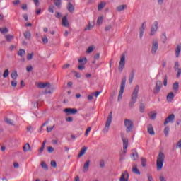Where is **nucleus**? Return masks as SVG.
Masks as SVG:
<instances>
[{"label": "nucleus", "mask_w": 181, "mask_h": 181, "mask_svg": "<svg viewBox=\"0 0 181 181\" xmlns=\"http://www.w3.org/2000/svg\"><path fill=\"white\" fill-rule=\"evenodd\" d=\"M147 131L150 135H155V131L153 130V127L151 124H149L147 127Z\"/></svg>", "instance_id": "nucleus-23"}, {"label": "nucleus", "mask_w": 181, "mask_h": 181, "mask_svg": "<svg viewBox=\"0 0 181 181\" xmlns=\"http://www.w3.org/2000/svg\"><path fill=\"white\" fill-rule=\"evenodd\" d=\"M90 131H91V127H88L86 132H85V136H88V133L90 132Z\"/></svg>", "instance_id": "nucleus-56"}, {"label": "nucleus", "mask_w": 181, "mask_h": 181, "mask_svg": "<svg viewBox=\"0 0 181 181\" xmlns=\"http://www.w3.org/2000/svg\"><path fill=\"white\" fill-rule=\"evenodd\" d=\"M127 4H123V5L118 6L116 8V10L117 11V12H121L122 11L127 9Z\"/></svg>", "instance_id": "nucleus-24"}, {"label": "nucleus", "mask_w": 181, "mask_h": 181, "mask_svg": "<svg viewBox=\"0 0 181 181\" xmlns=\"http://www.w3.org/2000/svg\"><path fill=\"white\" fill-rule=\"evenodd\" d=\"M131 159L133 160H136L138 159V152L134 151L132 153Z\"/></svg>", "instance_id": "nucleus-28"}, {"label": "nucleus", "mask_w": 181, "mask_h": 181, "mask_svg": "<svg viewBox=\"0 0 181 181\" xmlns=\"http://www.w3.org/2000/svg\"><path fill=\"white\" fill-rule=\"evenodd\" d=\"M124 127L126 128V132H132V129H134V122H132L131 119H124Z\"/></svg>", "instance_id": "nucleus-4"}, {"label": "nucleus", "mask_w": 181, "mask_h": 181, "mask_svg": "<svg viewBox=\"0 0 181 181\" xmlns=\"http://www.w3.org/2000/svg\"><path fill=\"white\" fill-rule=\"evenodd\" d=\"M173 91L177 92V90H179V83L175 82L173 83Z\"/></svg>", "instance_id": "nucleus-31"}, {"label": "nucleus", "mask_w": 181, "mask_h": 181, "mask_svg": "<svg viewBox=\"0 0 181 181\" xmlns=\"http://www.w3.org/2000/svg\"><path fill=\"white\" fill-rule=\"evenodd\" d=\"M175 120V115L171 114L165 120L164 125H166L167 124H169L170 122H173Z\"/></svg>", "instance_id": "nucleus-15"}, {"label": "nucleus", "mask_w": 181, "mask_h": 181, "mask_svg": "<svg viewBox=\"0 0 181 181\" xmlns=\"http://www.w3.org/2000/svg\"><path fill=\"white\" fill-rule=\"evenodd\" d=\"M101 94V91H96L95 93H93V95L95 96L96 98L98 97Z\"/></svg>", "instance_id": "nucleus-58"}, {"label": "nucleus", "mask_w": 181, "mask_h": 181, "mask_svg": "<svg viewBox=\"0 0 181 181\" xmlns=\"http://www.w3.org/2000/svg\"><path fill=\"white\" fill-rule=\"evenodd\" d=\"M93 28H94V26L89 23L88 26L85 28V30H90V29H93Z\"/></svg>", "instance_id": "nucleus-48"}, {"label": "nucleus", "mask_w": 181, "mask_h": 181, "mask_svg": "<svg viewBox=\"0 0 181 181\" xmlns=\"http://www.w3.org/2000/svg\"><path fill=\"white\" fill-rule=\"evenodd\" d=\"M21 4V1L19 0H15L13 1V5H19Z\"/></svg>", "instance_id": "nucleus-61"}, {"label": "nucleus", "mask_w": 181, "mask_h": 181, "mask_svg": "<svg viewBox=\"0 0 181 181\" xmlns=\"http://www.w3.org/2000/svg\"><path fill=\"white\" fill-rule=\"evenodd\" d=\"M11 86L13 87H16V86H18V81H16V80H13V81H11Z\"/></svg>", "instance_id": "nucleus-54"}, {"label": "nucleus", "mask_w": 181, "mask_h": 181, "mask_svg": "<svg viewBox=\"0 0 181 181\" xmlns=\"http://www.w3.org/2000/svg\"><path fill=\"white\" fill-rule=\"evenodd\" d=\"M62 26H64L65 28H69V26H70L69 20H67V16H65L62 18Z\"/></svg>", "instance_id": "nucleus-16"}, {"label": "nucleus", "mask_w": 181, "mask_h": 181, "mask_svg": "<svg viewBox=\"0 0 181 181\" xmlns=\"http://www.w3.org/2000/svg\"><path fill=\"white\" fill-rule=\"evenodd\" d=\"M169 131H170V129H169V127H166L164 129V134L165 136H168V135H169Z\"/></svg>", "instance_id": "nucleus-44"}, {"label": "nucleus", "mask_w": 181, "mask_h": 181, "mask_svg": "<svg viewBox=\"0 0 181 181\" xmlns=\"http://www.w3.org/2000/svg\"><path fill=\"white\" fill-rule=\"evenodd\" d=\"M163 163H165V153L160 151L157 156V170H162Z\"/></svg>", "instance_id": "nucleus-1"}, {"label": "nucleus", "mask_w": 181, "mask_h": 181, "mask_svg": "<svg viewBox=\"0 0 181 181\" xmlns=\"http://www.w3.org/2000/svg\"><path fill=\"white\" fill-rule=\"evenodd\" d=\"M93 98H94V95L93 93H91L88 96V100H89L90 101H91V100H93Z\"/></svg>", "instance_id": "nucleus-59"}, {"label": "nucleus", "mask_w": 181, "mask_h": 181, "mask_svg": "<svg viewBox=\"0 0 181 181\" xmlns=\"http://www.w3.org/2000/svg\"><path fill=\"white\" fill-rule=\"evenodd\" d=\"M90 168V160H87L83 165V172L84 173L88 172V169Z\"/></svg>", "instance_id": "nucleus-17"}, {"label": "nucleus", "mask_w": 181, "mask_h": 181, "mask_svg": "<svg viewBox=\"0 0 181 181\" xmlns=\"http://www.w3.org/2000/svg\"><path fill=\"white\" fill-rule=\"evenodd\" d=\"M160 181H166V179H165V177L160 175L159 177Z\"/></svg>", "instance_id": "nucleus-63"}, {"label": "nucleus", "mask_w": 181, "mask_h": 181, "mask_svg": "<svg viewBox=\"0 0 181 181\" xmlns=\"http://www.w3.org/2000/svg\"><path fill=\"white\" fill-rule=\"evenodd\" d=\"M41 166L45 170H49V168H47V164H46V163H45L44 161L41 162Z\"/></svg>", "instance_id": "nucleus-37"}, {"label": "nucleus", "mask_w": 181, "mask_h": 181, "mask_svg": "<svg viewBox=\"0 0 181 181\" xmlns=\"http://www.w3.org/2000/svg\"><path fill=\"white\" fill-rule=\"evenodd\" d=\"M64 112H65L67 115H76V113L77 112V109L75 108H65L64 110Z\"/></svg>", "instance_id": "nucleus-13"}, {"label": "nucleus", "mask_w": 181, "mask_h": 181, "mask_svg": "<svg viewBox=\"0 0 181 181\" xmlns=\"http://www.w3.org/2000/svg\"><path fill=\"white\" fill-rule=\"evenodd\" d=\"M177 148H181V139L177 143Z\"/></svg>", "instance_id": "nucleus-64"}, {"label": "nucleus", "mask_w": 181, "mask_h": 181, "mask_svg": "<svg viewBox=\"0 0 181 181\" xmlns=\"http://www.w3.org/2000/svg\"><path fill=\"white\" fill-rule=\"evenodd\" d=\"M67 10L69 11V12H74V6H73L72 4H71V3H69L68 4H67Z\"/></svg>", "instance_id": "nucleus-25"}, {"label": "nucleus", "mask_w": 181, "mask_h": 181, "mask_svg": "<svg viewBox=\"0 0 181 181\" xmlns=\"http://www.w3.org/2000/svg\"><path fill=\"white\" fill-rule=\"evenodd\" d=\"M126 83H127V78H123L122 79V82L120 85V90L119 92L117 101H121V100L122 99V94H124V91L125 90Z\"/></svg>", "instance_id": "nucleus-3"}, {"label": "nucleus", "mask_w": 181, "mask_h": 181, "mask_svg": "<svg viewBox=\"0 0 181 181\" xmlns=\"http://www.w3.org/2000/svg\"><path fill=\"white\" fill-rule=\"evenodd\" d=\"M103 21H104V16H99L96 22L97 25H102Z\"/></svg>", "instance_id": "nucleus-29"}, {"label": "nucleus", "mask_w": 181, "mask_h": 181, "mask_svg": "<svg viewBox=\"0 0 181 181\" xmlns=\"http://www.w3.org/2000/svg\"><path fill=\"white\" fill-rule=\"evenodd\" d=\"M31 36H32V35L30 34V31H25L24 33V37H25L28 40H29V39H30Z\"/></svg>", "instance_id": "nucleus-34"}, {"label": "nucleus", "mask_w": 181, "mask_h": 181, "mask_svg": "<svg viewBox=\"0 0 181 181\" xmlns=\"http://www.w3.org/2000/svg\"><path fill=\"white\" fill-rule=\"evenodd\" d=\"M88 148L86 146H83L81 149L80 153L78 155V158H81V156H83V155H86V152H87Z\"/></svg>", "instance_id": "nucleus-19"}, {"label": "nucleus", "mask_w": 181, "mask_h": 181, "mask_svg": "<svg viewBox=\"0 0 181 181\" xmlns=\"http://www.w3.org/2000/svg\"><path fill=\"white\" fill-rule=\"evenodd\" d=\"M51 166L52 168H56L57 166V163H56V161L54 160L51 161Z\"/></svg>", "instance_id": "nucleus-55"}, {"label": "nucleus", "mask_w": 181, "mask_h": 181, "mask_svg": "<svg viewBox=\"0 0 181 181\" xmlns=\"http://www.w3.org/2000/svg\"><path fill=\"white\" fill-rule=\"evenodd\" d=\"M0 32L3 34H5V33H8V28H0Z\"/></svg>", "instance_id": "nucleus-47"}, {"label": "nucleus", "mask_w": 181, "mask_h": 181, "mask_svg": "<svg viewBox=\"0 0 181 181\" xmlns=\"http://www.w3.org/2000/svg\"><path fill=\"white\" fill-rule=\"evenodd\" d=\"M33 53H30L27 54V60H32L33 59Z\"/></svg>", "instance_id": "nucleus-46"}, {"label": "nucleus", "mask_w": 181, "mask_h": 181, "mask_svg": "<svg viewBox=\"0 0 181 181\" xmlns=\"http://www.w3.org/2000/svg\"><path fill=\"white\" fill-rule=\"evenodd\" d=\"M42 43H44V45H47V43H49V38H47V36H44L42 38Z\"/></svg>", "instance_id": "nucleus-41"}, {"label": "nucleus", "mask_w": 181, "mask_h": 181, "mask_svg": "<svg viewBox=\"0 0 181 181\" xmlns=\"http://www.w3.org/2000/svg\"><path fill=\"white\" fill-rule=\"evenodd\" d=\"M6 40H7V42H11L12 40V39H13V35H6L5 36Z\"/></svg>", "instance_id": "nucleus-39"}, {"label": "nucleus", "mask_w": 181, "mask_h": 181, "mask_svg": "<svg viewBox=\"0 0 181 181\" xmlns=\"http://www.w3.org/2000/svg\"><path fill=\"white\" fill-rule=\"evenodd\" d=\"M138 93H139V86H136L132 94V101H136L138 100Z\"/></svg>", "instance_id": "nucleus-8"}, {"label": "nucleus", "mask_w": 181, "mask_h": 181, "mask_svg": "<svg viewBox=\"0 0 181 181\" xmlns=\"http://www.w3.org/2000/svg\"><path fill=\"white\" fill-rule=\"evenodd\" d=\"M161 40L163 43H166V40H168V37H166V33H163L161 36Z\"/></svg>", "instance_id": "nucleus-35"}, {"label": "nucleus", "mask_w": 181, "mask_h": 181, "mask_svg": "<svg viewBox=\"0 0 181 181\" xmlns=\"http://www.w3.org/2000/svg\"><path fill=\"white\" fill-rule=\"evenodd\" d=\"M119 181H129V173L128 171H122L120 175Z\"/></svg>", "instance_id": "nucleus-7"}, {"label": "nucleus", "mask_w": 181, "mask_h": 181, "mask_svg": "<svg viewBox=\"0 0 181 181\" xmlns=\"http://www.w3.org/2000/svg\"><path fill=\"white\" fill-rule=\"evenodd\" d=\"M17 54L18 56H20V57H23V56H25V54H26V51H25V49H21L18 50Z\"/></svg>", "instance_id": "nucleus-26"}, {"label": "nucleus", "mask_w": 181, "mask_h": 181, "mask_svg": "<svg viewBox=\"0 0 181 181\" xmlns=\"http://www.w3.org/2000/svg\"><path fill=\"white\" fill-rule=\"evenodd\" d=\"M26 70H27L28 73H30V71H32V70H33V66H32L31 65H29L26 67Z\"/></svg>", "instance_id": "nucleus-49"}, {"label": "nucleus", "mask_w": 181, "mask_h": 181, "mask_svg": "<svg viewBox=\"0 0 181 181\" xmlns=\"http://www.w3.org/2000/svg\"><path fill=\"white\" fill-rule=\"evenodd\" d=\"M158 49H159V42H158V40H153L152 42V47H151V54H156V52H158Z\"/></svg>", "instance_id": "nucleus-5"}, {"label": "nucleus", "mask_w": 181, "mask_h": 181, "mask_svg": "<svg viewBox=\"0 0 181 181\" xmlns=\"http://www.w3.org/2000/svg\"><path fill=\"white\" fill-rule=\"evenodd\" d=\"M29 151H30V144H29V143H27L23 146V151L29 152Z\"/></svg>", "instance_id": "nucleus-27"}, {"label": "nucleus", "mask_w": 181, "mask_h": 181, "mask_svg": "<svg viewBox=\"0 0 181 181\" xmlns=\"http://www.w3.org/2000/svg\"><path fill=\"white\" fill-rule=\"evenodd\" d=\"M111 122H112V112H110L107 116V119L103 129L104 134H107L108 131H110V126L111 125Z\"/></svg>", "instance_id": "nucleus-2"}, {"label": "nucleus", "mask_w": 181, "mask_h": 181, "mask_svg": "<svg viewBox=\"0 0 181 181\" xmlns=\"http://www.w3.org/2000/svg\"><path fill=\"white\" fill-rule=\"evenodd\" d=\"M180 74H181V69H177V77L179 78L180 77Z\"/></svg>", "instance_id": "nucleus-62"}, {"label": "nucleus", "mask_w": 181, "mask_h": 181, "mask_svg": "<svg viewBox=\"0 0 181 181\" xmlns=\"http://www.w3.org/2000/svg\"><path fill=\"white\" fill-rule=\"evenodd\" d=\"M5 122H6V124H8V125H12L13 124V120L6 117L5 119Z\"/></svg>", "instance_id": "nucleus-42"}, {"label": "nucleus", "mask_w": 181, "mask_h": 181, "mask_svg": "<svg viewBox=\"0 0 181 181\" xmlns=\"http://www.w3.org/2000/svg\"><path fill=\"white\" fill-rule=\"evenodd\" d=\"M122 140L123 142V150L124 153H127V149H128V139H126L124 136H122Z\"/></svg>", "instance_id": "nucleus-14"}, {"label": "nucleus", "mask_w": 181, "mask_h": 181, "mask_svg": "<svg viewBox=\"0 0 181 181\" xmlns=\"http://www.w3.org/2000/svg\"><path fill=\"white\" fill-rule=\"evenodd\" d=\"M125 66V55L124 54H122L120 57V61L119 64V71H122L124 70V67Z\"/></svg>", "instance_id": "nucleus-9"}, {"label": "nucleus", "mask_w": 181, "mask_h": 181, "mask_svg": "<svg viewBox=\"0 0 181 181\" xmlns=\"http://www.w3.org/2000/svg\"><path fill=\"white\" fill-rule=\"evenodd\" d=\"M94 49H95V47H94L93 45L90 46L87 49L86 53H88V54H90V53H93V52H94Z\"/></svg>", "instance_id": "nucleus-32"}, {"label": "nucleus", "mask_w": 181, "mask_h": 181, "mask_svg": "<svg viewBox=\"0 0 181 181\" xmlns=\"http://www.w3.org/2000/svg\"><path fill=\"white\" fill-rule=\"evenodd\" d=\"M149 117L151 118V119H155V118H156V112L151 113Z\"/></svg>", "instance_id": "nucleus-51"}, {"label": "nucleus", "mask_w": 181, "mask_h": 181, "mask_svg": "<svg viewBox=\"0 0 181 181\" xmlns=\"http://www.w3.org/2000/svg\"><path fill=\"white\" fill-rule=\"evenodd\" d=\"M55 16L56 18H58V19H60V18H62V13L59 12H55Z\"/></svg>", "instance_id": "nucleus-57"}, {"label": "nucleus", "mask_w": 181, "mask_h": 181, "mask_svg": "<svg viewBox=\"0 0 181 181\" xmlns=\"http://www.w3.org/2000/svg\"><path fill=\"white\" fill-rule=\"evenodd\" d=\"M54 3L55 6H57V8H59V6L62 5V0H55Z\"/></svg>", "instance_id": "nucleus-43"}, {"label": "nucleus", "mask_w": 181, "mask_h": 181, "mask_svg": "<svg viewBox=\"0 0 181 181\" xmlns=\"http://www.w3.org/2000/svg\"><path fill=\"white\" fill-rule=\"evenodd\" d=\"M11 77L12 79L16 80L18 78V71H13L11 74Z\"/></svg>", "instance_id": "nucleus-30"}, {"label": "nucleus", "mask_w": 181, "mask_h": 181, "mask_svg": "<svg viewBox=\"0 0 181 181\" xmlns=\"http://www.w3.org/2000/svg\"><path fill=\"white\" fill-rule=\"evenodd\" d=\"M173 98H175V94H173V92L169 93L167 95L168 103H172V101H173Z\"/></svg>", "instance_id": "nucleus-18"}, {"label": "nucleus", "mask_w": 181, "mask_h": 181, "mask_svg": "<svg viewBox=\"0 0 181 181\" xmlns=\"http://www.w3.org/2000/svg\"><path fill=\"white\" fill-rule=\"evenodd\" d=\"M111 29H112V26L111 25H107L105 28V32H108V30H111Z\"/></svg>", "instance_id": "nucleus-52"}, {"label": "nucleus", "mask_w": 181, "mask_h": 181, "mask_svg": "<svg viewBox=\"0 0 181 181\" xmlns=\"http://www.w3.org/2000/svg\"><path fill=\"white\" fill-rule=\"evenodd\" d=\"M36 87L37 88H45V87H48V88H50V83H43V82H37L35 83Z\"/></svg>", "instance_id": "nucleus-11"}, {"label": "nucleus", "mask_w": 181, "mask_h": 181, "mask_svg": "<svg viewBox=\"0 0 181 181\" xmlns=\"http://www.w3.org/2000/svg\"><path fill=\"white\" fill-rule=\"evenodd\" d=\"M180 52H181V44H178L175 49V57L177 58L180 56Z\"/></svg>", "instance_id": "nucleus-20"}, {"label": "nucleus", "mask_w": 181, "mask_h": 181, "mask_svg": "<svg viewBox=\"0 0 181 181\" xmlns=\"http://www.w3.org/2000/svg\"><path fill=\"white\" fill-rule=\"evenodd\" d=\"M158 25H159V23L158 21H154L150 32V36H153L156 34V32H158Z\"/></svg>", "instance_id": "nucleus-6"}, {"label": "nucleus", "mask_w": 181, "mask_h": 181, "mask_svg": "<svg viewBox=\"0 0 181 181\" xmlns=\"http://www.w3.org/2000/svg\"><path fill=\"white\" fill-rule=\"evenodd\" d=\"M161 88H162V81H157L156 83V87L154 89V94H158V93L160 91Z\"/></svg>", "instance_id": "nucleus-12"}, {"label": "nucleus", "mask_w": 181, "mask_h": 181, "mask_svg": "<svg viewBox=\"0 0 181 181\" xmlns=\"http://www.w3.org/2000/svg\"><path fill=\"white\" fill-rule=\"evenodd\" d=\"M132 172L136 175H141V172L138 170V165L134 164L132 167Z\"/></svg>", "instance_id": "nucleus-21"}, {"label": "nucleus", "mask_w": 181, "mask_h": 181, "mask_svg": "<svg viewBox=\"0 0 181 181\" xmlns=\"http://www.w3.org/2000/svg\"><path fill=\"white\" fill-rule=\"evenodd\" d=\"M78 63L81 64H86L87 63V58H80L78 59Z\"/></svg>", "instance_id": "nucleus-36"}, {"label": "nucleus", "mask_w": 181, "mask_h": 181, "mask_svg": "<svg viewBox=\"0 0 181 181\" xmlns=\"http://www.w3.org/2000/svg\"><path fill=\"white\" fill-rule=\"evenodd\" d=\"M145 29H146V21H144L139 28V37L142 39L144 37V33H145Z\"/></svg>", "instance_id": "nucleus-10"}, {"label": "nucleus", "mask_w": 181, "mask_h": 181, "mask_svg": "<svg viewBox=\"0 0 181 181\" xmlns=\"http://www.w3.org/2000/svg\"><path fill=\"white\" fill-rule=\"evenodd\" d=\"M9 76V69H6L3 74L4 78H6Z\"/></svg>", "instance_id": "nucleus-40"}, {"label": "nucleus", "mask_w": 181, "mask_h": 181, "mask_svg": "<svg viewBox=\"0 0 181 181\" xmlns=\"http://www.w3.org/2000/svg\"><path fill=\"white\" fill-rule=\"evenodd\" d=\"M135 76V73L134 72V71H132L130 74V76L129 77V83H132V81H134V77Z\"/></svg>", "instance_id": "nucleus-33"}, {"label": "nucleus", "mask_w": 181, "mask_h": 181, "mask_svg": "<svg viewBox=\"0 0 181 181\" xmlns=\"http://www.w3.org/2000/svg\"><path fill=\"white\" fill-rule=\"evenodd\" d=\"M48 11L50 12V13H54V6H49Z\"/></svg>", "instance_id": "nucleus-45"}, {"label": "nucleus", "mask_w": 181, "mask_h": 181, "mask_svg": "<svg viewBox=\"0 0 181 181\" xmlns=\"http://www.w3.org/2000/svg\"><path fill=\"white\" fill-rule=\"evenodd\" d=\"M47 151L49 153H52L54 152V148H53V147H52V146H49L47 148Z\"/></svg>", "instance_id": "nucleus-53"}, {"label": "nucleus", "mask_w": 181, "mask_h": 181, "mask_svg": "<svg viewBox=\"0 0 181 181\" xmlns=\"http://www.w3.org/2000/svg\"><path fill=\"white\" fill-rule=\"evenodd\" d=\"M141 165L143 166V168H145V166H146V158L141 157Z\"/></svg>", "instance_id": "nucleus-38"}, {"label": "nucleus", "mask_w": 181, "mask_h": 181, "mask_svg": "<svg viewBox=\"0 0 181 181\" xmlns=\"http://www.w3.org/2000/svg\"><path fill=\"white\" fill-rule=\"evenodd\" d=\"M107 5V2L105 1H101L98 5V11H103L104 8H105V6Z\"/></svg>", "instance_id": "nucleus-22"}, {"label": "nucleus", "mask_w": 181, "mask_h": 181, "mask_svg": "<svg viewBox=\"0 0 181 181\" xmlns=\"http://www.w3.org/2000/svg\"><path fill=\"white\" fill-rule=\"evenodd\" d=\"M66 121L67 122H73V117H67V118L66 119Z\"/></svg>", "instance_id": "nucleus-60"}, {"label": "nucleus", "mask_w": 181, "mask_h": 181, "mask_svg": "<svg viewBox=\"0 0 181 181\" xmlns=\"http://www.w3.org/2000/svg\"><path fill=\"white\" fill-rule=\"evenodd\" d=\"M53 128H54V126H50L47 127V132H52L53 131Z\"/></svg>", "instance_id": "nucleus-50"}]
</instances>
